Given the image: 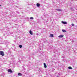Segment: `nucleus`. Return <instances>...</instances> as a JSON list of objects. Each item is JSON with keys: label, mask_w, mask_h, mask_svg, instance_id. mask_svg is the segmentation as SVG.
Instances as JSON below:
<instances>
[{"label": "nucleus", "mask_w": 77, "mask_h": 77, "mask_svg": "<svg viewBox=\"0 0 77 77\" xmlns=\"http://www.w3.org/2000/svg\"><path fill=\"white\" fill-rule=\"evenodd\" d=\"M19 47H20V48H22V45H19Z\"/></svg>", "instance_id": "obj_12"}, {"label": "nucleus", "mask_w": 77, "mask_h": 77, "mask_svg": "<svg viewBox=\"0 0 77 77\" xmlns=\"http://www.w3.org/2000/svg\"><path fill=\"white\" fill-rule=\"evenodd\" d=\"M58 37H59V38H62L63 37V35H60Z\"/></svg>", "instance_id": "obj_5"}, {"label": "nucleus", "mask_w": 77, "mask_h": 77, "mask_svg": "<svg viewBox=\"0 0 77 77\" xmlns=\"http://www.w3.org/2000/svg\"><path fill=\"white\" fill-rule=\"evenodd\" d=\"M37 7H39V6H40V4L39 3H37V5H36Z\"/></svg>", "instance_id": "obj_7"}, {"label": "nucleus", "mask_w": 77, "mask_h": 77, "mask_svg": "<svg viewBox=\"0 0 77 77\" xmlns=\"http://www.w3.org/2000/svg\"><path fill=\"white\" fill-rule=\"evenodd\" d=\"M0 55L1 56H5V54H4V52H3V51H0Z\"/></svg>", "instance_id": "obj_1"}, {"label": "nucleus", "mask_w": 77, "mask_h": 77, "mask_svg": "<svg viewBox=\"0 0 77 77\" xmlns=\"http://www.w3.org/2000/svg\"><path fill=\"white\" fill-rule=\"evenodd\" d=\"M56 10H57V11H62V10L60 9H56Z\"/></svg>", "instance_id": "obj_10"}, {"label": "nucleus", "mask_w": 77, "mask_h": 77, "mask_svg": "<svg viewBox=\"0 0 77 77\" xmlns=\"http://www.w3.org/2000/svg\"><path fill=\"white\" fill-rule=\"evenodd\" d=\"M44 68H47V65H46V64H45V63H44Z\"/></svg>", "instance_id": "obj_4"}, {"label": "nucleus", "mask_w": 77, "mask_h": 77, "mask_svg": "<svg viewBox=\"0 0 77 77\" xmlns=\"http://www.w3.org/2000/svg\"><path fill=\"white\" fill-rule=\"evenodd\" d=\"M72 26H74V24L72 23Z\"/></svg>", "instance_id": "obj_15"}, {"label": "nucleus", "mask_w": 77, "mask_h": 77, "mask_svg": "<svg viewBox=\"0 0 77 77\" xmlns=\"http://www.w3.org/2000/svg\"><path fill=\"white\" fill-rule=\"evenodd\" d=\"M18 75H19L20 76H21V75H22V74L20 73H18Z\"/></svg>", "instance_id": "obj_9"}, {"label": "nucleus", "mask_w": 77, "mask_h": 77, "mask_svg": "<svg viewBox=\"0 0 77 77\" xmlns=\"http://www.w3.org/2000/svg\"><path fill=\"white\" fill-rule=\"evenodd\" d=\"M68 68L69 69H72V67H71V66H69L68 67Z\"/></svg>", "instance_id": "obj_8"}, {"label": "nucleus", "mask_w": 77, "mask_h": 77, "mask_svg": "<svg viewBox=\"0 0 77 77\" xmlns=\"http://www.w3.org/2000/svg\"><path fill=\"white\" fill-rule=\"evenodd\" d=\"M29 33L30 34V35H33V32L31 30L29 31Z\"/></svg>", "instance_id": "obj_6"}, {"label": "nucleus", "mask_w": 77, "mask_h": 77, "mask_svg": "<svg viewBox=\"0 0 77 77\" xmlns=\"http://www.w3.org/2000/svg\"><path fill=\"white\" fill-rule=\"evenodd\" d=\"M30 19H31V20H33V17H30Z\"/></svg>", "instance_id": "obj_14"}, {"label": "nucleus", "mask_w": 77, "mask_h": 77, "mask_svg": "<svg viewBox=\"0 0 77 77\" xmlns=\"http://www.w3.org/2000/svg\"><path fill=\"white\" fill-rule=\"evenodd\" d=\"M0 6H2V5H0Z\"/></svg>", "instance_id": "obj_16"}, {"label": "nucleus", "mask_w": 77, "mask_h": 77, "mask_svg": "<svg viewBox=\"0 0 77 77\" xmlns=\"http://www.w3.org/2000/svg\"><path fill=\"white\" fill-rule=\"evenodd\" d=\"M61 23H63V24H67V23L66 22L62 21Z\"/></svg>", "instance_id": "obj_3"}, {"label": "nucleus", "mask_w": 77, "mask_h": 77, "mask_svg": "<svg viewBox=\"0 0 77 77\" xmlns=\"http://www.w3.org/2000/svg\"><path fill=\"white\" fill-rule=\"evenodd\" d=\"M62 31L63 32H66V31L65 29H62Z\"/></svg>", "instance_id": "obj_11"}, {"label": "nucleus", "mask_w": 77, "mask_h": 77, "mask_svg": "<svg viewBox=\"0 0 77 77\" xmlns=\"http://www.w3.org/2000/svg\"><path fill=\"white\" fill-rule=\"evenodd\" d=\"M8 72H12V69H9L8 70Z\"/></svg>", "instance_id": "obj_2"}, {"label": "nucleus", "mask_w": 77, "mask_h": 77, "mask_svg": "<svg viewBox=\"0 0 77 77\" xmlns=\"http://www.w3.org/2000/svg\"><path fill=\"white\" fill-rule=\"evenodd\" d=\"M50 36L51 37H53V35L52 34H50Z\"/></svg>", "instance_id": "obj_13"}]
</instances>
